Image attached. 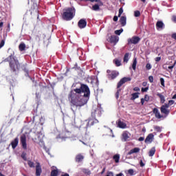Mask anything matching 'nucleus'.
<instances>
[{
  "label": "nucleus",
  "mask_w": 176,
  "mask_h": 176,
  "mask_svg": "<svg viewBox=\"0 0 176 176\" xmlns=\"http://www.w3.org/2000/svg\"><path fill=\"white\" fill-rule=\"evenodd\" d=\"M80 86L78 88L72 89L69 95L68 98L71 102V109L73 112H75L74 109L76 107H83L85 104H87V101L90 98V88L86 84H80Z\"/></svg>",
  "instance_id": "f257e3e1"
},
{
  "label": "nucleus",
  "mask_w": 176,
  "mask_h": 176,
  "mask_svg": "<svg viewBox=\"0 0 176 176\" xmlns=\"http://www.w3.org/2000/svg\"><path fill=\"white\" fill-rule=\"evenodd\" d=\"M76 10L74 7L67 8L63 10L62 19L65 21H71L75 17Z\"/></svg>",
  "instance_id": "f03ea898"
},
{
  "label": "nucleus",
  "mask_w": 176,
  "mask_h": 176,
  "mask_svg": "<svg viewBox=\"0 0 176 176\" xmlns=\"http://www.w3.org/2000/svg\"><path fill=\"white\" fill-rule=\"evenodd\" d=\"M10 68L12 72H16V71H20V62L19 60L16 59L13 54L9 56L7 58Z\"/></svg>",
  "instance_id": "7ed1b4c3"
},
{
  "label": "nucleus",
  "mask_w": 176,
  "mask_h": 176,
  "mask_svg": "<svg viewBox=\"0 0 176 176\" xmlns=\"http://www.w3.org/2000/svg\"><path fill=\"white\" fill-rule=\"evenodd\" d=\"M102 114V109L98 106H94L91 110L92 118H100Z\"/></svg>",
  "instance_id": "20e7f679"
},
{
  "label": "nucleus",
  "mask_w": 176,
  "mask_h": 176,
  "mask_svg": "<svg viewBox=\"0 0 176 176\" xmlns=\"http://www.w3.org/2000/svg\"><path fill=\"white\" fill-rule=\"evenodd\" d=\"M107 76L109 80H113V79H116V78L119 76V72L116 70L111 71L110 69H107Z\"/></svg>",
  "instance_id": "39448f33"
},
{
  "label": "nucleus",
  "mask_w": 176,
  "mask_h": 176,
  "mask_svg": "<svg viewBox=\"0 0 176 176\" xmlns=\"http://www.w3.org/2000/svg\"><path fill=\"white\" fill-rule=\"evenodd\" d=\"M140 41L141 38L139 36H135L131 38H128V45H137Z\"/></svg>",
  "instance_id": "423d86ee"
},
{
  "label": "nucleus",
  "mask_w": 176,
  "mask_h": 176,
  "mask_svg": "<svg viewBox=\"0 0 176 176\" xmlns=\"http://www.w3.org/2000/svg\"><path fill=\"white\" fill-rule=\"evenodd\" d=\"M168 107L165 103L160 107L161 113H163V115H165V116H168L170 115V109H168Z\"/></svg>",
  "instance_id": "0eeeda50"
},
{
  "label": "nucleus",
  "mask_w": 176,
  "mask_h": 176,
  "mask_svg": "<svg viewBox=\"0 0 176 176\" xmlns=\"http://www.w3.org/2000/svg\"><path fill=\"white\" fill-rule=\"evenodd\" d=\"M21 144L22 145L23 149L27 150V136L25 134H22L20 137Z\"/></svg>",
  "instance_id": "6e6552de"
},
{
  "label": "nucleus",
  "mask_w": 176,
  "mask_h": 176,
  "mask_svg": "<svg viewBox=\"0 0 176 176\" xmlns=\"http://www.w3.org/2000/svg\"><path fill=\"white\" fill-rule=\"evenodd\" d=\"M131 80V78L130 77H124L122 78L117 84V89H120L126 82H130Z\"/></svg>",
  "instance_id": "1a4fd4ad"
},
{
  "label": "nucleus",
  "mask_w": 176,
  "mask_h": 176,
  "mask_svg": "<svg viewBox=\"0 0 176 176\" xmlns=\"http://www.w3.org/2000/svg\"><path fill=\"white\" fill-rule=\"evenodd\" d=\"M107 41L113 45H116L119 42V36L111 35L107 38Z\"/></svg>",
  "instance_id": "9d476101"
},
{
  "label": "nucleus",
  "mask_w": 176,
  "mask_h": 176,
  "mask_svg": "<svg viewBox=\"0 0 176 176\" xmlns=\"http://www.w3.org/2000/svg\"><path fill=\"white\" fill-rule=\"evenodd\" d=\"M154 138H155V135H153V133L148 134L146 136V139L144 140L145 144H151V143H152V142L153 141Z\"/></svg>",
  "instance_id": "9b49d317"
},
{
  "label": "nucleus",
  "mask_w": 176,
  "mask_h": 176,
  "mask_svg": "<svg viewBox=\"0 0 176 176\" xmlns=\"http://www.w3.org/2000/svg\"><path fill=\"white\" fill-rule=\"evenodd\" d=\"M78 25L81 30L86 28V25H87V21H86V19H80L78 23Z\"/></svg>",
  "instance_id": "f8f14e48"
},
{
  "label": "nucleus",
  "mask_w": 176,
  "mask_h": 176,
  "mask_svg": "<svg viewBox=\"0 0 176 176\" xmlns=\"http://www.w3.org/2000/svg\"><path fill=\"white\" fill-rule=\"evenodd\" d=\"M97 123H98V120L96 118H90L87 122V127L94 126V124H97Z\"/></svg>",
  "instance_id": "ddd939ff"
},
{
  "label": "nucleus",
  "mask_w": 176,
  "mask_h": 176,
  "mask_svg": "<svg viewBox=\"0 0 176 176\" xmlns=\"http://www.w3.org/2000/svg\"><path fill=\"white\" fill-rule=\"evenodd\" d=\"M155 27L157 30V31H160V30H163L165 27L164 23H163L162 21H158L156 23Z\"/></svg>",
  "instance_id": "4468645a"
},
{
  "label": "nucleus",
  "mask_w": 176,
  "mask_h": 176,
  "mask_svg": "<svg viewBox=\"0 0 176 176\" xmlns=\"http://www.w3.org/2000/svg\"><path fill=\"white\" fill-rule=\"evenodd\" d=\"M42 174V167L41 166V164L37 162V165L36 166V176H41Z\"/></svg>",
  "instance_id": "2eb2a0df"
},
{
  "label": "nucleus",
  "mask_w": 176,
  "mask_h": 176,
  "mask_svg": "<svg viewBox=\"0 0 176 176\" xmlns=\"http://www.w3.org/2000/svg\"><path fill=\"white\" fill-rule=\"evenodd\" d=\"M153 112L157 119H162V118H163V116L160 114V112L159 111V109H157V108H154Z\"/></svg>",
  "instance_id": "dca6fc26"
},
{
  "label": "nucleus",
  "mask_w": 176,
  "mask_h": 176,
  "mask_svg": "<svg viewBox=\"0 0 176 176\" xmlns=\"http://www.w3.org/2000/svg\"><path fill=\"white\" fill-rule=\"evenodd\" d=\"M19 145V138H16L14 140L11 142V146L12 149H16Z\"/></svg>",
  "instance_id": "f3484780"
},
{
  "label": "nucleus",
  "mask_w": 176,
  "mask_h": 176,
  "mask_svg": "<svg viewBox=\"0 0 176 176\" xmlns=\"http://www.w3.org/2000/svg\"><path fill=\"white\" fill-rule=\"evenodd\" d=\"M122 137V141H124V142L129 141V140L130 139L129 133L127 131L123 132Z\"/></svg>",
  "instance_id": "a211bd4d"
},
{
  "label": "nucleus",
  "mask_w": 176,
  "mask_h": 176,
  "mask_svg": "<svg viewBox=\"0 0 176 176\" xmlns=\"http://www.w3.org/2000/svg\"><path fill=\"white\" fill-rule=\"evenodd\" d=\"M157 96L160 98V104H164L166 102V98L163 94L158 93L157 94Z\"/></svg>",
  "instance_id": "6ab92c4d"
},
{
  "label": "nucleus",
  "mask_w": 176,
  "mask_h": 176,
  "mask_svg": "<svg viewBox=\"0 0 176 176\" xmlns=\"http://www.w3.org/2000/svg\"><path fill=\"white\" fill-rule=\"evenodd\" d=\"M84 159H85V157L82 154H78L76 156L75 161L77 163H80V162H82V160H83Z\"/></svg>",
  "instance_id": "aec40b11"
},
{
  "label": "nucleus",
  "mask_w": 176,
  "mask_h": 176,
  "mask_svg": "<svg viewBox=\"0 0 176 176\" xmlns=\"http://www.w3.org/2000/svg\"><path fill=\"white\" fill-rule=\"evenodd\" d=\"M126 16H122L120 17V23L122 27H124V25H126Z\"/></svg>",
  "instance_id": "412c9836"
},
{
  "label": "nucleus",
  "mask_w": 176,
  "mask_h": 176,
  "mask_svg": "<svg viewBox=\"0 0 176 176\" xmlns=\"http://www.w3.org/2000/svg\"><path fill=\"white\" fill-rule=\"evenodd\" d=\"M118 126L120 129H126V127H127V124L123 122L122 120L118 121Z\"/></svg>",
  "instance_id": "4be33fe9"
},
{
  "label": "nucleus",
  "mask_w": 176,
  "mask_h": 176,
  "mask_svg": "<svg viewBox=\"0 0 176 176\" xmlns=\"http://www.w3.org/2000/svg\"><path fill=\"white\" fill-rule=\"evenodd\" d=\"M20 68H21V69L24 71L25 74H28V68H27V63L20 64Z\"/></svg>",
  "instance_id": "5701e85b"
},
{
  "label": "nucleus",
  "mask_w": 176,
  "mask_h": 176,
  "mask_svg": "<svg viewBox=\"0 0 176 176\" xmlns=\"http://www.w3.org/2000/svg\"><path fill=\"white\" fill-rule=\"evenodd\" d=\"M140 152V148L135 147L131 149L128 155H133V153H138Z\"/></svg>",
  "instance_id": "b1692460"
},
{
  "label": "nucleus",
  "mask_w": 176,
  "mask_h": 176,
  "mask_svg": "<svg viewBox=\"0 0 176 176\" xmlns=\"http://www.w3.org/2000/svg\"><path fill=\"white\" fill-rule=\"evenodd\" d=\"M155 153H156V148L153 147L151 148V150L148 152V156H150V157H152V156H153Z\"/></svg>",
  "instance_id": "393cba45"
},
{
  "label": "nucleus",
  "mask_w": 176,
  "mask_h": 176,
  "mask_svg": "<svg viewBox=\"0 0 176 176\" xmlns=\"http://www.w3.org/2000/svg\"><path fill=\"white\" fill-rule=\"evenodd\" d=\"M113 63L116 64V67H120V65H122V62L120 61V60L118 59V58H115L113 60Z\"/></svg>",
  "instance_id": "a878e982"
},
{
  "label": "nucleus",
  "mask_w": 176,
  "mask_h": 176,
  "mask_svg": "<svg viewBox=\"0 0 176 176\" xmlns=\"http://www.w3.org/2000/svg\"><path fill=\"white\" fill-rule=\"evenodd\" d=\"M19 49L20 52H24L25 50V44L24 43H21L19 45Z\"/></svg>",
  "instance_id": "bb28decb"
},
{
  "label": "nucleus",
  "mask_w": 176,
  "mask_h": 176,
  "mask_svg": "<svg viewBox=\"0 0 176 176\" xmlns=\"http://www.w3.org/2000/svg\"><path fill=\"white\" fill-rule=\"evenodd\" d=\"M113 159L116 163H119V160H120V155L119 154H116L113 155Z\"/></svg>",
  "instance_id": "cd10ccee"
},
{
  "label": "nucleus",
  "mask_w": 176,
  "mask_h": 176,
  "mask_svg": "<svg viewBox=\"0 0 176 176\" xmlns=\"http://www.w3.org/2000/svg\"><path fill=\"white\" fill-rule=\"evenodd\" d=\"M100 6H100V4L94 5L92 6V10H94L95 12L100 10Z\"/></svg>",
  "instance_id": "c85d7f7f"
},
{
  "label": "nucleus",
  "mask_w": 176,
  "mask_h": 176,
  "mask_svg": "<svg viewBox=\"0 0 176 176\" xmlns=\"http://www.w3.org/2000/svg\"><path fill=\"white\" fill-rule=\"evenodd\" d=\"M132 68H133V71H135V69L137 68V58H133Z\"/></svg>",
  "instance_id": "c756f323"
},
{
  "label": "nucleus",
  "mask_w": 176,
  "mask_h": 176,
  "mask_svg": "<svg viewBox=\"0 0 176 176\" xmlns=\"http://www.w3.org/2000/svg\"><path fill=\"white\" fill-rule=\"evenodd\" d=\"M82 173L85 174V175H90V174H91V171L87 168L82 169Z\"/></svg>",
  "instance_id": "7c9ffc66"
},
{
  "label": "nucleus",
  "mask_w": 176,
  "mask_h": 176,
  "mask_svg": "<svg viewBox=\"0 0 176 176\" xmlns=\"http://www.w3.org/2000/svg\"><path fill=\"white\" fill-rule=\"evenodd\" d=\"M58 175V170L54 169L51 171V176H57Z\"/></svg>",
  "instance_id": "2f4dec72"
},
{
  "label": "nucleus",
  "mask_w": 176,
  "mask_h": 176,
  "mask_svg": "<svg viewBox=\"0 0 176 176\" xmlns=\"http://www.w3.org/2000/svg\"><path fill=\"white\" fill-rule=\"evenodd\" d=\"M28 164L30 168H34V167H35V164L31 160L28 161Z\"/></svg>",
  "instance_id": "473e14b6"
},
{
  "label": "nucleus",
  "mask_w": 176,
  "mask_h": 176,
  "mask_svg": "<svg viewBox=\"0 0 176 176\" xmlns=\"http://www.w3.org/2000/svg\"><path fill=\"white\" fill-rule=\"evenodd\" d=\"M124 63H129V53H126L123 58Z\"/></svg>",
  "instance_id": "72a5a7b5"
},
{
  "label": "nucleus",
  "mask_w": 176,
  "mask_h": 176,
  "mask_svg": "<svg viewBox=\"0 0 176 176\" xmlns=\"http://www.w3.org/2000/svg\"><path fill=\"white\" fill-rule=\"evenodd\" d=\"M21 157H22V159L24 160L25 162H27V153L23 152L21 155Z\"/></svg>",
  "instance_id": "f704fd0d"
},
{
  "label": "nucleus",
  "mask_w": 176,
  "mask_h": 176,
  "mask_svg": "<svg viewBox=\"0 0 176 176\" xmlns=\"http://www.w3.org/2000/svg\"><path fill=\"white\" fill-rule=\"evenodd\" d=\"M174 102H175V101H174L173 100H168V103H165V104L170 108L171 105H173Z\"/></svg>",
  "instance_id": "c9c22d12"
},
{
  "label": "nucleus",
  "mask_w": 176,
  "mask_h": 176,
  "mask_svg": "<svg viewBox=\"0 0 176 176\" xmlns=\"http://www.w3.org/2000/svg\"><path fill=\"white\" fill-rule=\"evenodd\" d=\"M118 89L117 90L116 93V98L118 100L119 98V96L120 95V91H122V89L120 88H118Z\"/></svg>",
  "instance_id": "e433bc0d"
},
{
  "label": "nucleus",
  "mask_w": 176,
  "mask_h": 176,
  "mask_svg": "<svg viewBox=\"0 0 176 176\" xmlns=\"http://www.w3.org/2000/svg\"><path fill=\"white\" fill-rule=\"evenodd\" d=\"M31 9L33 10L37 11L38 10V4H36V3H33L32 6L31 7Z\"/></svg>",
  "instance_id": "4c0bfd02"
},
{
  "label": "nucleus",
  "mask_w": 176,
  "mask_h": 176,
  "mask_svg": "<svg viewBox=\"0 0 176 176\" xmlns=\"http://www.w3.org/2000/svg\"><path fill=\"white\" fill-rule=\"evenodd\" d=\"M138 93L132 94L131 100H135V98H138Z\"/></svg>",
  "instance_id": "58836bf2"
},
{
  "label": "nucleus",
  "mask_w": 176,
  "mask_h": 176,
  "mask_svg": "<svg viewBox=\"0 0 176 176\" xmlns=\"http://www.w3.org/2000/svg\"><path fill=\"white\" fill-rule=\"evenodd\" d=\"M135 17H140L141 16V12L139 10H136L134 12Z\"/></svg>",
  "instance_id": "ea45409f"
},
{
  "label": "nucleus",
  "mask_w": 176,
  "mask_h": 176,
  "mask_svg": "<svg viewBox=\"0 0 176 176\" xmlns=\"http://www.w3.org/2000/svg\"><path fill=\"white\" fill-rule=\"evenodd\" d=\"M123 32V29L118 30L115 31L116 35H120Z\"/></svg>",
  "instance_id": "a19ab883"
},
{
  "label": "nucleus",
  "mask_w": 176,
  "mask_h": 176,
  "mask_svg": "<svg viewBox=\"0 0 176 176\" xmlns=\"http://www.w3.org/2000/svg\"><path fill=\"white\" fill-rule=\"evenodd\" d=\"M128 174H129V175H131V176L134 175V170L133 169H129L128 170Z\"/></svg>",
  "instance_id": "79ce46f5"
},
{
  "label": "nucleus",
  "mask_w": 176,
  "mask_h": 176,
  "mask_svg": "<svg viewBox=\"0 0 176 176\" xmlns=\"http://www.w3.org/2000/svg\"><path fill=\"white\" fill-rule=\"evenodd\" d=\"M123 13V8H120L119 9V12H118V17H120L122 16V14Z\"/></svg>",
  "instance_id": "37998d69"
},
{
  "label": "nucleus",
  "mask_w": 176,
  "mask_h": 176,
  "mask_svg": "<svg viewBox=\"0 0 176 176\" xmlns=\"http://www.w3.org/2000/svg\"><path fill=\"white\" fill-rule=\"evenodd\" d=\"M146 68L148 71H149V69H152V65H151V63H147L146 65Z\"/></svg>",
  "instance_id": "c03bdc74"
},
{
  "label": "nucleus",
  "mask_w": 176,
  "mask_h": 176,
  "mask_svg": "<svg viewBox=\"0 0 176 176\" xmlns=\"http://www.w3.org/2000/svg\"><path fill=\"white\" fill-rule=\"evenodd\" d=\"M3 46H5V40H1V41L0 43V49H2V47H3Z\"/></svg>",
  "instance_id": "a18cd8bd"
},
{
  "label": "nucleus",
  "mask_w": 176,
  "mask_h": 176,
  "mask_svg": "<svg viewBox=\"0 0 176 176\" xmlns=\"http://www.w3.org/2000/svg\"><path fill=\"white\" fill-rule=\"evenodd\" d=\"M154 130L158 132L162 131V129H160V126H154Z\"/></svg>",
  "instance_id": "49530a36"
},
{
  "label": "nucleus",
  "mask_w": 176,
  "mask_h": 176,
  "mask_svg": "<svg viewBox=\"0 0 176 176\" xmlns=\"http://www.w3.org/2000/svg\"><path fill=\"white\" fill-rule=\"evenodd\" d=\"M94 2H98L100 6H104V3L101 0H95Z\"/></svg>",
  "instance_id": "de8ad7c7"
},
{
  "label": "nucleus",
  "mask_w": 176,
  "mask_h": 176,
  "mask_svg": "<svg viewBox=\"0 0 176 176\" xmlns=\"http://www.w3.org/2000/svg\"><path fill=\"white\" fill-rule=\"evenodd\" d=\"M148 90H149V87H145V88H142V93H146V91H148Z\"/></svg>",
  "instance_id": "09e8293b"
},
{
  "label": "nucleus",
  "mask_w": 176,
  "mask_h": 176,
  "mask_svg": "<svg viewBox=\"0 0 176 176\" xmlns=\"http://www.w3.org/2000/svg\"><path fill=\"white\" fill-rule=\"evenodd\" d=\"M160 82H161V85H162V86H163V87H164V78H161L160 79Z\"/></svg>",
  "instance_id": "8fccbe9b"
},
{
  "label": "nucleus",
  "mask_w": 176,
  "mask_h": 176,
  "mask_svg": "<svg viewBox=\"0 0 176 176\" xmlns=\"http://www.w3.org/2000/svg\"><path fill=\"white\" fill-rule=\"evenodd\" d=\"M144 100V101H146V102H148V101H149V96L145 95Z\"/></svg>",
  "instance_id": "3c124183"
},
{
  "label": "nucleus",
  "mask_w": 176,
  "mask_h": 176,
  "mask_svg": "<svg viewBox=\"0 0 176 176\" xmlns=\"http://www.w3.org/2000/svg\"><path fill=\"white\" fill-rule=\"evenodd\" d=\"M148 80H149L150 83H153V76H150L148 77Z\"/></svg>",
  "instance_id": "603ef678"
},
{
  "label": "nucleus",
  "mask_w": 176,
  "mask_h": 176,
  "mask_svg": "<svg viewBox=\"0 0 176 176\" xmlns=\"http://www.w3.org/2000/svg\"><path fill=\"white\" fill-rule=\"evenodd\" d=\"M171 20L173 23H176V15H173Z\"/></svg>",
  "instance_id": "864d4df0"
},
{
  "label": "nucleus",
  "mask_w": 176,
  "mask_h": 176,
  "mask_svg": "<svg viewBox=\"0 0 176 176\" xmlns=\"http://www.w3.org/2000/svg\"><path fill=\"white\" fill-rule=\"evenodd\" d=\"M172 39H174V41H176V33H173L171 34Z\"/></svg>",
  "instance_id": "5fc2aeb1"
},
{
  "label": "nucleus",
  "mask_w": 176,
  "mask_h": 176,
  "mask_svg": "<svg viewBox=\"0 0 176 176\" xmlns=\"http://www.w3.org/2000/svg\"><path fill=\"white\" fill-rule=\"evenodd\" d=\"M140 167H144L145 166V164L144 163V161H142V160H140Z\"/></svg>",
  "instance_id": "6e6d98bb"
},
{
  "label": "nucleus",
  "mask_w": 176,
  "mask_h": 176,
  "mask_svg": "<svg viewBox=\"0 0 176 176\" xmlns=\"http://www.w3.org/2000/svg\"><path fill=\"white\" fill-rule=\"evenodd\" d=\"M160 60H162L161 57H156L155 58V60L156 61V63H159V61H160Z\"/></svg>",
  "instance_id": "4d7b16f0"
},
{
  "label": "nucleus",
  "mask_w": 176,
  "mask_h": 176,
  "mask_svg": "<svg viewBox=\"0 0 176 176\" xmlns=\"http://www.w3.org/2000/svg\"><path fill=\"white\" fill-rule=\"evenodd\" d=\"M175 64H176V62H175V63L173 65L168 67V69H173V68L175 67Z\"/></svg>",
  "instance_id": "13d9d810"
},
{
  "label": "nucleus",
  "mask_w": 176,
  "mask_h": 176,
  "mask_svg": "<svg viewBox=\"0 0 176 176\" xmlns=\"http://www.w3.org/2000/svg\"><path fill=\"white\" fill-rule=\"evenodd\" d=\"M134 91H140V88L138 87L133 88Z\"/></svg>",
  "instance_id": "bf43d9fd"
},
{
  "label": "nucleus",
  "mask_w": 176,
  "mask_h": 176,
  "mask_svg": "<svg viewBox=\"0 0 176 176\" xmlns=\"http://www.w3.org/2000/svg\"><path fill=\"white\" fill-rule=\"evenodd\" d=\"M113 20V21H118V16H114Z\"/></svg>",
  "instance_id": "052dcab7"
},
{
  "label": "nucleus",
  "mask_w": 176,
  "mask_h": 176,
  "mask_svg": "<svg viewBox=\"0 0 176 176\" xmlns=\"http://www.w3.org/2000/svg\"><path fill=\"white\" fill-rule=\"evenodd\" d=\"M144 140H145L144 137H140L139 138L138 141L142 142V141H144Z\"/></svg>",
  "instance_id": "680f3d73"
},
{
  "label": "nucleus",
  "mask_w": 176,
  "mask_h": 176,
  "mask_svg": "<svg viewBox=\"0 0 176 176\" xmlns=\"http://www.w3.org/2000/svg\"><path fill=\"white\" fill-rule=\"evenodd\" d=\"M144 102H145V100L144 98H141V104H142V105H144Z\"/></svg>",
  "instance_id": "e2e57ef3"
},
{
  "label": "nucleus",
  "mask_w": 176,
  "mask_h": 176,
  "mask_svg": "<svg viewBox=\"0 0 176 176\" xmlns=\"http://www.w3.org/2000/svg\"><path fill=\"white\" fill-rule=\"evenodd\" d=\"M146 85H148V82H142V86H144V87H145L146 86Z\"/></svg>",
  "instance_id": "0e129e2a"
},
{
  "label": "nucleus",
  "mask_w": 176,
  "mask_h": 176,
  "mask_svg": "<svg viewBox=\"0 0 176 176\" xmlns=\"http://www.w3.org/2000/svg\"><path fill=\"white\" fill-rule=\"evenodd\" d=\"M106 168H104L101 172V174H103L105 173Z\"/></svg>",
  "instance_id": "69168bd1"
},
{
  "label": "nucleus",
  "mask_w": 176,
  "mask_h": 176,
  "mask_svg": "<svg viewBox=\"0 0 176 176\" xmlns=\"http://www.w3.org/2000/svg\"><path fill=\"white\" fill-rule=\"evenodd\" d=\"M116 176H124L123 173H120L119 174H117Z\"/></svg>",
  "instance_id": "338daca9"
},
{
  "label": "nucleus",
  "mask_w": 176,
  "mask_h": 176,
  "mask_svg": "<svg viewBox=\"0 0 176 176\" xmlns=\"http://www.w3.org/2000/svg\"><path fill=\"white\" fill-rule=\"evenodd\" d=\"M61 176H69V174L68 173H65L63 175H61Z\"/></svg>",
  "instance_id": "774afa93"
}]
</instances>
